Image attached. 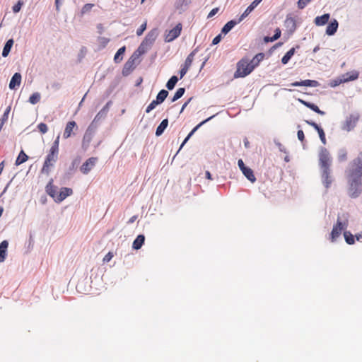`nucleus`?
Instances as JSON below:
<instances>
[{
	"label": "nucleus",
	"mask_w": 362,
	"mask_h": 362,
	"mask_svg": "<svg viewBox=\"0 0 362 362\" xmlns=\"http://www.w3.org/2000/svg\"><path fill=\"white\" fill-rule=\"evenodd\" d=\"M362 177V152L351 163L348 173L349 193L351 197H356L361 192Z\"/></svg>",
	"instance_id": "f257e3e1"
},
{
	"label": "nucleus",
	"mask_w": 362,
	"mask_h": 362,
	"mask_svg": "<svg viewBox=\"0 0 362 362\" xmlns=\"http://www.w3.org/2000/svg\"><path fill=\"white\" fill-rule=\"evenodd\" d=\"M59 151V135L57 136L54 141L52 143V146L46 156L41 173L49 175L51 168H52L58 160Z\"/></svg>",
	"instance_id": "f03ea898"
},
{
	"label": "nucleus",
	"mask_w": 362,
	"mask_h": 362,
	"mask_svg": "<svg viewBox=\"0 0 362 362\" xmlns=\"http://www.w3.org/2000/svg\"><path fill=\"white\" fill-rule=\"evenodd\" d=\"M253 71L252 66L249 64V59L243 58L237 64V69L234 74V78H243L249 75Z\"/></svg>",
	"instance_id": "7ed1b4c3"
},
{
	"label": "nucleus",
	"mask_w": 362,
	"mask_h": 362,
	"mask_svg": "<svg viewBox=\"0 0 362 362\" xmlns=\"http://www.w3.org/2000/svg\"><path fill=\"white\" fill-rule=\"evenodd\" d=\"M319 160L321 168L324 170V175L327 178L329 173V166L331 164V158L329 151L325 148H322L319 153Z\"/></svg>",
	"instance_id": "20e7f679"
},
{
	"label": "nucleus",
	"mask_w": 362,
	"mask_h": 362,
	"mask_svg": "<svg viewBox=\"0 0 362 362\" xmlns=\"http://www.w3.org/2000/svg\"><path fill=\"white\" fill-rule=\"evenodd\" d=\"M158 36V31L156 29H153L148 32L139 47L138 50L140 53H144L146 50L150 47L156 41Z\"/></svg>",
	"instance_id": "39448f33"
},
{
	"label": "nucleus",
	"mask_w": 362,
	"mask_h": 362,
	"mask_svg": "<svg viewBox=\"0 0 362 362\" xmlns=\"http://www.w3.org/2000/svg\"><path fill=\"white\" fill-rule=\"evenodd\" d=\"M348 226V221L345 220L341 221L338 218L335 225H334L332 230L330 234V240L332 242H334L337 238L341 235L342 230L346 228Z\"/></svg>",
	"instance_id": "423d86ee"
},
{
	"label": "nucleus",
	"mask_w": 362,
	"mask_h": 362,
	"mask_svg": "<svg viewBox=\"0 0 362 362\" xmlns=\"http://www.w3.org/2000/svg\"><path fill=\"white\" fill-rule=\"evenodd\" d=\"M359 119V115L358 114H351L348 117H346V121L343 126V129L346 131H351L353 129L355 126L356 125V123L358 122Z\"/></svg>",
	"instance_id": "0eeeda50"
},
{
	"label": "nucleus",
	"mask_w": 362,
	"mask_h": 362,
	"mask_svg": "<svg viewBox=\"0 0 362 362\" xmlns=\"http://www.w3.org/2000/svg\"><path fill=\"white\" fill-rule=\"evenodd\" d=\"M182 24L178 23L175 28L168 31L165 36V41L170 42L176 39L181 33Z\"/></svg>",
	"instance_id": "6e6552de"
},
{
	"label": "nucleus",
	"mask_w": 362,
	"mask_h": 362,
	"mask_svg": "<svg viewBox=\"0 0 362 362\" xmlns=\"http://www.w3.org/2000/svg\"><path fill=\"white\" fill-rule=\"evenodd\" d=\"M98 158L95 157H91L86 160L85 163L82 164L80 168V170L83 174H88L91 169L95 166Z\"/></svg>",
	"instance_id": "1a4fd4ad"
},
{
	"label": "nucleus",
	"mask_w": 362,
	"mask_h": 362,
	"mask_svg": "<svg viewBox=\"0 0 362 362\" xmlns=\"http://www.w3.org/2000/svg\"><path fill=\"white\" fill-rule=\"evenodd\" d=\"M305 122L308 125L313 127L315 130H317V132L319 134V136L320 138L321 141L322 142L323 144H326V138H325V134L323 129L317 123H315L313 121L305 120Z\"/></svg>",
	"instance_id": "9d476101"
},
{
	"label": "nucleus",
	"mask_w": 362,
	"mask_h": 362,
	"mask_svg": "<svg viewBox=\"0 0 362 362\" xmlns=\"http://www.w3.org/2000/svg\"><path fill=\"white\" fill-rule=\"evenodd\" d=\"M73 190L71 188L62 187L59 194L56 197V202H61L65 199L67 197L71 195Z\"/></svg>",
	"instance_id": "9b49d317"
},
{
	"label": "nucleus",
	"mask_w": 362,
	"mask_h": 362,
	"mask_svg": "<svg viewBox=\"0 0 362 362\" xmlns=\"http://www.w3.org/2000/svg\"><path fill=\"white\" fill-rule=\"evenodd\" d=\"M292 86H308V87H317L319 86V83L315 80H303L301 81H296L291 84Z\"/></svg>",
	"instance_id": "f8f14e48"
},
{
	"label": "nucleus",
	"mask_w": 362,
	"mask_h": 362,
	"mask_svg": "<svg viewBox=\"0 0 362 362\" xmlns=\"http://www.w3.org/2000/svg\"><path fill=\"white\" fill-rule=\"evenodd\" d=\"M76 128H77V124H76V122H74V121L68 122L66 125L64 132V134H63L64 138V139L69 138L72 135L74 129H76Z\"/></svg>",
	"instance_id": "ddd939ff"
},
{
	"label": "nucleus",
	"mask_w": 362,
	"mask_h": 362,
	"mask_svg": "<svg viewBox=\"0 0 362 362\" xmlns=\"http://www.w3.org/2000/svg\"><path fill=\"white\" fill-rule=\"evenodd\" d=\"M21 83V75L20 73H15L12 76L10 83L9 88L10 89L14 90L16 89L17 87H19Z\"/></svg>",
	"instance_id": "4468645a"
},
{
	"label": "nucleus",
	"mask_w": 362,
	"mask_h": 362,
	"mask_svg": "<svg viewBox=\"0 0 362 362\" xmlns=\"http://www.w3.org/2000/svg\"><path fill=\"white\" fill-rule=\"evenodd\" d=\"M262 1V0H254L240 16V21H243L245 18H246L259 5V4H260Z\"/></svg>",
	"instance_id": "2eb2a0df"
},
{
	"label": "nucleus",
	"mask_w": 362,
	"mask_h": 362,
	"mask_svg": "<svg viewBox=\"0 0 362 362\" xmlns=\"http://www.w3.org/2000/svg\"><path fill=\"white\" fill-rule=\"evenodd\" d=\"M298 101L300 103H302L303 105H304L305 106H306L307 107H308V108L311 109L312 110H313L314 112H315L316 113L321 115H325V112L324 111L320 110L316 105L311 103L310 102H307L302 99H298Z\"/></svg>",
	"instance_id": "dca6fc26"
},
{
	"label": "nucleus",
	"mask_w": 362,
	"mask_h": 362,
	"mask_svg": "<svg viewBox=\"0 0 362 362\" xmlns=\"http://www.w3.org/2000/svg\"><path fill=\"white\" fill-rule=\"evenodd\" d=\"M110 102H108L103 107V109L95 115L94 118V122H99L100 120L104 119L107 112L109 111V105Z\"/></svg>",
	"instance_id": "f3484780"
},
{
	"label": "nucleus",
	"mask_w": 362,
	"mask_h": 362,
	"mask_svg": "<svg viewBox=\"0 0 362 362\" xmlns=\"http://www.w3.org/2000/svg\"><path fill=\"white\" fill-rule=\"evenodd\" d=\"M214 116H211V117H209V118L206 119L205 120L202 121V122H200L198 125H197L191 132L190 133L187 135V136L185 139V140L183 141L182 144H181L180 147V149H181L182 148V146L187 143V141L189 140V139L193 135V134L202 125L204 124V123H206V122L209 121L211 118H213Z\"/></svg>",
	"instance_id": "a211bd4d"
},
{
	"label": "nucleus",
	"mask_w": 362,
	"mask_h": 362,
	"mask_svg": "<svg viewBox=\"0 0 362 362\" xmlns=\"http://www.w3.org/2000/svg\"><path fill=\"white\" fill-rule=\"evenodd\" d=\"M52 182V180H51L45 188L47 193L56 201V197L58 193L57 191V187L53 185Z\"/></svg>",
	"instance_id": "6ab92c4d"
},
{
	"label": "nucleus",
	"mask_w": 362,
	"mask_h": 362,
	"mask_svg": "<svg viewBox=\"0 0 362 362\" xmlns=\"http://www.w3.org/2000/svg\"><path fill=\"white\" fill-rule=\"evenodd\" d=\"M330 18V15L329 13H325L321 16H317L315 18V24L317 26H322L325 25Z\"/></svg>",
	"instance_id": "aec40b11"
},
{
	"label": "nucleus",
	"mask_w": 362,
	"mask_h": 362,
	"mask_svg": "<svg viewBox=\"0 0 362 362\" xmlns=\"http://www.w3.org/2000/svg\"><path fill=\"white\" fill-rule=\"evenodd\" d=\"M338 22L337 20H333L327 27L326 28V34L328 35H334L338 28Z\"/></svg>",
	"instance_id": "412c9836"
},
{
	"label": "nucleus",
	"mask_w": 362,
	"mask_h": 362,
	"mask_svg": "<svg viewBox=\"0 0 362 362\" xmlns=\"http://www.w3.org/2000/svg\"><path fill=\"white\" fill-rule=\"evenodd\" d=\"M359 74L356 71H353L351 72H347L342 76L343 81L347 82L350 81H354L358 78Z\"/></svg>",
	"instance_id": "4be33fe9"
},
{
	"label": "nucleus",
	"mask_w": 362,
	"mask_h": 362,
	"mask_svg": "<svg viewBox=\"0 0 362 362\" xmlns=\"http://www.w3.org/2000/svg\"><path fill=\"white\" fill-rule=\"evenodd\" d=\"M242 21H240V18L238 21L231 20L228 21L222 28L221 33L223 34H227L235 25L240 23Z\"/></svg>",
	"instance_id": "5701e85b"
},
{
	"label": "nucleus",
	"mask_w": 362,
	"mask_h": 362,
	"mask_svg": "<svg viewBox=\"0 0 362 362\" xmlns=\"http://www.w3.org/2000/svg\"><path fill=\"white\" fill-rule=\"evenodd\" d=\"M145 240L144 235H139L133 242L132 247L135 250H139L141 247Z\"/></svg>",
	"instance_id": "b1692460"
},
{
	"label": "nucleus",
	"mask_w": 362,
	"mask_h": 362,
	"mask_svg": "<svg viewBox=\"0 0 362 362\" xmlns=\"http://www.w3.org/2000/svg\"><path fill=\"white\" fill-rule=\"evenodd\" d=\"M8 243L6 240H4L0 244V262H4L6 258V252Z\"/></svg>",
	"instance_id": "393cba45"
},
{
	"label": "nucleus",
	"mask_w": 362,
	"mask_h": 362,
	"mask_svg": "<svg viewBox=\"0 0 362 362\" xmlns=\"http://www.w3.org/2000/svg\"><path fill=\"white\" fill-rule=\"evenodd\" d=\"M242 173L243 175L252 182H255L256 180V177L253 173V171L250 168H244V170H242Z\"/></svg>",
	"instance_id": "a878e982"
},
{
	"label": "nucleus",
	"mask_w": 362,
	"mask_h": 362,
	"mask_svg": "<svg viewBox=\"0 0 362 362\" xmlns=\"http://www.w3.org/2000/svg\"><path fill=\"white\" fill-rule=\"evenodd\" d=\"M168 124V120L167 119H163L157 127L156 131V135L158 136H160L163 133L164 130L167 128Z\"/></svg>",
	"instance_id": "bb28decb"
},
{
	"label": "nucleus",
	"mask_w": 362,
	"mask_h": 362,
	"mask_svg": "<svg viewBox=\"0 0 362 362\" xmlns=\"http://www.w3.org/2000/svg\"><path fill=\"white\" fill-rule=\"evenodd\" d=\"M13 45V40L12 39L8 40L6 42L4 47V49H3V52H2V56L4 57H6L8 55Z\"/></svg>",
	"instance_id": "cd10ccee"
},
{
	"label": "nucleus",
	"mask_w": 362,
	"mask_h": 362,
	"mask_svg": "<svg viewBox=\"0 0 362 362\" xmlns=\"http://www.w3.org/2000/svg\"><path fill=\"white\" fill-rule=\"evenodd\" d=\"M196 53V49L192 51L186 58L185 63L183 64V67L189 69L192 64V62L194 60V57Z\"/></svg>",
	"instance_id": "c85d7f7f"
},
{
	"label": "nucleus",
	"mask_w": 362,
	"mask_h": 362,
	"mask_svg": "<svg viewBox=\"0 0 362 362\" xmlns=\"http://www.w3.org/2000/svg\"><path fill=\"white\" fill-rule=\"evenodd\" d=\"M28 156L25 153V152L22 150L18 156L17 157L16 160V165H19L23 163H25L26 160H28Z\"/></svg>",
	"instance_id": "c756f323"
},
{
	"label": "nucleus",
	"mask_w": 362,
	"mask_h": 362,
	"mask_svg": "<svg viewBox=\"0 0 362 362\" xmlns=\"http://www.w3.org/2000/svg\"><path fill=\"white\" fill-rule=\"evenodd\" d=\"M294 53H295V48L293 47L291 49H289L286 53V54L282 57V59H281L282 64H286L288 62V61L290 60V59L292 57V56L294 54Z\"/></svg>",
	"instance_id": "7c9ffc66"
},
{
	"label": "nucleus",
	"mask_w": 362,
	"mask_h": 362,
	"mask_svg": "<svg viewBox=\"0 0 362 362\" xmlns=\"http://www.w3.org/2000/svg\"><path fill=\"white\" fill-rule=\"evenodd\" d=\"M344 237L347 244L353 245L355 243L354 236L350 231H344Z\"/></svg>",
	"instance_id": "2f4dec72"
},
{
	"label": "nucleus",
	"mask_w": 362,
	"mask_h": 362,
	"mask_svg": "<svg viewBox=\"0 0 362 362\" xmlns=\"http://www.w3.org/2000/svg\"><path fill=\"white\" fill-rule=\"evenodd\" d=\"M177 81L178 78L176 76H173L166 83L167 88L168 90H173Z\"/></svg>",
	"instance_id": "473e14b6"
},
{
	"label": "nucleus",
	"mask_w": 362,
	"mask_h": 362,
	"mask_svg": "<svg viewBox=\"0 0 362 362\" xmlns=\"http://www.w3.org/2000/svg\"><path fill=\"white\" fill-rule=\"evenodd\" d=\"M168 95V92L165 90H161L156 96V100L160 104L162 103L167 96Z\"/></svg>",
	"instance_id": "72a5a7b5"
},
{
	"label": "nucleus",
	"mask_w": 362,
	"mask_h": 362,
	"mask_svg": "<svg viewBox=\"0 0 362 362\" xmlns=\"http://www.w3.org/2000/svg\"><path fill=\"white\" fill-rule=\"evenodd\" d=\"M281 36V30L279 28H277L276 30H275V34L274 35L273 37H265L264 38V42H273L274 40H276L277 39H279Z\"/></svg>",
	"instance_id": "f704fd0d"
},
{
	"label": "nucleus",
	"mask_w": 362,
	"mask_h": 362,
	"mask_svg": "<svg viewBox=\"0 0 362 362\" xmlns=\"http://www.w3.org/2000/svg\"><path fill=\"white\" fill-rule=\"evenodd\" d=\"M40 100V94L39 93H33L29 98V102L33 104H37Z\"/></svg>",
	"instance_id": "c9c22d12"
},
{
	"label": "nucleus",
	"mask_w": 362,
	"mask_h": 362,
	"mask_svg": "<svg viewBox=\"0 0 362 362\" xmlns=\"http://www.w3.org/2000/svg\"><path fill=\"white\" fill-rule=\"evenodd\" d=\"M185 89L184 88H180L175 92L173 98H172V102H175L179 98H180L185 93Z\"/></svg>",
	"instance_id": "e433bc0d"
},
{
	"label": "nucleus",
	"mask_w": 362,
	"mask_h": 362,
	"mask_svg": "<svg viewBox=\"0 0 362 362\" xmlns=\"http://www.w3.org/2000/svg\"><path fill=\"white\" fill-rule=\"evenodd\" d=\"M125 47L123 46L122 47L119 48L117 53L115 55L114 60L116 63L119 62L122 60V58H119V56L123 54L125 52Z\"/></svg>",
	"instance_id": "4c0bfd02"
},
{
	"label": "nucleus",
	"mask_w": 362,
	"mask_h": 362,
	"mask_svg": "<svg viewBox=\"0 0 362 362\" xmlns=\"http://www.w3.org/2000/svg\"><path fill=\"white\" fill-rule=\"evenodd\" d=\"M93 4H85L81 11V15H84L91 11V9L94 7Z\"/></svg>",
	"instance_id": "58836bf2"
},
{
	"label": "nucleus",
	"mask_w": 362,
	"mask_h": 362,
	"mask_svg": "<svg viewBox=\"0 0 362 362\" xmlns=\"http://www.w3.org/2000/svg\"><path fill=\"white\" fill-rule=\"evenodd\" d=\"M11 106L7 107L4 115H2V117L0 119L1 122H4V124L6 122V121L8 120V115L11 112Z\"/></svg>",
	"instance_id": "ea45409f"
},
{
	"label": "nucleus",
	"mask_w": 362,
	"mask_h": 362,
	"mask_svg": "<svg viewBox=\"0 0 362 362\" xmlns=\"http://www.w3.org/2000/svg\"><path fill=\"white\" fill-rule=\"evenodd\" d=\"M347 158V152L345 149H341L339 151L338 159L339 161H344Z\"/></svg>",
	"instance_id": "a19ab883"
},
{
	"label": "nucleus",
	"mask_w": 362,
	"mask_h": 362,
	"mask_svg": "<svg viewBox=\"0 0 362 362\" xmlns=\"http://www.w3.org/2000/svg\"><path fill=\"white\" fill-rule=\"evenodd\" d=\"M160 103L156 100H153L146 107V112L149 113L151 110H153Z\"/></svg>",
	"instance_id": "79ce46f5"
},
{
	"label": "nucleus",
	"mask_w": 362,
	"mask_h": 362,
	"mask_svg": "<svg viewBox=\"0 0 362 362\" xmlns=\"http://www.w3.org/2000/svg\"><path fill=\"white\" fill-rule=\"evenodd\" d=\"M37 129L42 134H45L48 130L47 125L42 122L37 125Z\"/></svg>",
	"instance_id": "37998d69"
},
{
	"label": "nucleus",
	"mask_w": 362,
	"mask_h": 362,
	"mask_svg": "<svg viewBox=\"0 0 362 362\" xmlns=\"http://www.w3.org/2000/svg\"><path fill=\"white\" fill-rule=\"evenodd\" d=\"M146 25H147L146 21H145V22H144L143 24H141V25H140V27L137 29V30H136V35H137L138 36H141V35L143 34V33L144 32V30L146 29Z\"/></svg>",
	"instance_id": "c03bdc74"
},
{
	"label": "nucleus",
	"mask_w": 362,
	"mask_h": 362,
	"mask_svg": "<svg viewBox=\"0 0 362 362\" xmlns=\"http://www.w3.org/2000/svg\"><path fill=\"white\" fill-rule=\"evenodd\" d=\"M312 0H298V7L299 9L304 8L308 3H310Z\"/></svg>",
	"instance_id": "a18cd8bd"
},
{
	"label": "nucleus",
	"mask_w": 362,
	"mask_h": 362,
	"mask_svg": "<svg viewBox=\"0 0 362 362\" xmlns=\"http://www.w3.org/2000/svg\"><path fill=\"white\" fill-rule=\"evenodd\" d=\"M329 174H330V173ZM322 177L324 178V182H325V187L327 188H328L329 187V185L332 182V180L330 178L329 175H328V177L327 178L326 175H324V171H323L322 172Z\"/></svg>",
	"instance_id": "49530a36"
},
{
	"label": "nucleus",
	"mask_w": 362,
	"mask_h": 362,
	"mask_svg": "<svg viewBox=\"0 0 362 362\" xmlns=\"http://www.w3.org/2000/svg\"><path fill=\"white\" fill-rule=\"evenodd\" d=\"M22 5H23V2H21V1H18V3L13 6V8H12L13 11L14 13L19 12L21 8Z\"/></svg>",
	"instance_id": "de8ad7c7"
},
{
	"label": "nucleus",
	"mask_w": 362,
	"mask_h": 362,
	"mask_svg": "<svg viewBox=\"0 0 362 362\" xmlns=\"http://www.w3.org/2000/svg\"><path fill=\"white\" fill-rule=\"evenodd\" d=\"M259 62L256 61V59H255V57H253L250 61L249 60V64L250 66H252V69L254 70V69L257 66L259 65Z\"/></svg>",
	"instance_id": "09e8293b"
},
{
	"label": "nucleus",
	"mask_w": 362,
	"mask_h": 362,
	"mask_svg": "<svg viewBox=\"0 0 362 362\" xmlns=\"http://www.w3.org/2000/svg\"><path fill=\"white\" fill-rule=\"evenodd\" d=\"M113 257V254L111 252H109L103 258L104 262H110Z\"/></svg>",
	"instance_id": "8fccbe9b"
},
{
	"label": "nucleus",
	"mask_w": 362,
	"mask_h": 362,
	"mask_svg": "<svg viewBox=\"0 0 362 362\" xmlns=\"http://www.w3.org/2000/svg\"><path fill=\"white\" fill-rule=\"evenodd\" d=\"M297 136H298V139L300 141L303 142L304 141L305 135H304V132H303V130H298V132H297Z\"/></svg>",
	"instance_id": "3c124183"
},
{
	"label": "nucleus",
	"mask_w": 362,
	"mask_h": 362,
	"mask_svg": "<svg viewBox=\"0 0 362 362\" xmlns=\"http://www.w3.org/2000/svg\"><path fill=\"white\" fill-rule=\"evenodd\" d=\"M218 10H219V8H213V9L209 12V13L208 14L207 18H210L213 17L214 15H216V14L218 13Z\"/></svg>",
	"instance_id": "603ef678"
},
{
	"label": "nucleus",
	"mask_w": 362,
	"mask_h": 362,
	"mask_svg": "<svg viewBox=\"0 0 362 362\" xmlns=\"http://www.w3.org/2000/svg\"><path fill=\"white\" fill-rule=\"evenodd\" d=\"M254 57L256 59V61L260 62L264 59V54L263 53H258Z\"/></svg>",
	"instance_id": "864d4df0"
},
{
	"label": "nucleus",
	"mask_w": 362,
	"mask_h": 362,
	"mask_svg": "<svg viewBox=\"0 0 362 362\" xmlns=\"http://www.w3.org/2000/svg\"><path fill=\"white\" fill-rule=\"evenodd\" d=\"M238 165L240 168V169L241 170V171L243 170H244V168H246L247 167L244 164V162L243 161L242 159H239L238 161Z\"/></svg>",
	"instance_id": "5fc2aeb1"
},
{
	"label": "nucleus",
	"mask_w": 362,
	"mask_h": 362,
	"mask_svg": "<svg viewBox=\"0 0 362 362\" xmlns=\"http://www.w3.org/2000/svg\"><path fill=\"white\" fill-rule=\"evenodd\" d=\"M188 70L189 69H187L183 66L182 67V69H180V78H182L187 74Z\"/></svg>",
	"instance_id": "6e6d98bb"
},
{
	"label": "nucleus",
	"mask_w": 362,
	"mask_h": 362,
	"mask_svg": "<svg viewBox=\"0 0 362 362\" xmlns=\"http://www.w3.org/2000/svg\"><path fill=\"white\" fill-rule=\"evenodd\" d=\"M220 40H221V35H219L214 38L212 43L214 45H216L217 43H218L220 42Z\"/></svg>",
	"instance_id": "4d7b16f0"
},
{
	"label": "nucleus",
	"mask_w": 362,
	"mask_h": 362,
	"mask_svg": "<svg viewBox=\"0 0 362 362\" xmlns=\"http://www.w3.org/2000/svg\"><path fill=\"white\" fill-rule=\"evenodd\" d=\"M136 218H137V216H133L132 217H131L129 218L127 223H129V224L133 223L136 220Z\"/></svg>",
	"instance_id": "13d9d810"
},
{
	"label": "nucleus",
	"mask_w": 362,
	"mask_h": 362,
	"mask_svg": "<svg viewBox=\"0 0 362 362\" xmlns=\"http://www.w3.org/2000/svg\"><path fill=\"white\" fill-rule=\"evenodd\" d=\"M205 175H206V177L209 180H212V177H211V175L209 171H206L205 173Z\"/></svg>",
	"instance_id": "bf43d9fd"
},
{
	"label": "nucleus",
	"mask_w": 362,
	"mask_h": 362,
	"mask_svg": "<svg viewBox=\"0 0 362 362\" xmlns=\"http://www.w3.org/2000/svg\"><path fill=\"white\" fill-rule=\"evenodd\" d=\"M97 28L99 30V33H102V32L103 31V25L102 24H99V25H98Z\"/></svg>",
	"instance_id": "052dcab7"
},
{
	"label": "nucleus",
	"mask_w": 362,
	"mask_h": 362,
	"mask_svg": "<svg viewBox=\"0 0 362 362\" xmlns=\"http://www.w3.org/2000/svg\"><path fill=\"white\" fill-rule=\"evenodd\" d=\"M4 162L2 161L1 163H0V175L1 174L3 170H4Z\"/></svg>",
	"instance_id": "680f3d73"
},
{
	"label": "nucleus",
	"mask_w": 362,
	"mask_h": 362,
	"mask_svg": "<svg viewBox=\"0 0 362 362\" xmlns=\"http://www.w3.org/2000/svg\"><path fill=\"white\" fill-rule=\"evenodd\" d=\"M189 102V100L187 101L186 103H185L183 104L180 112H182L184 110V109L186 108V107L188 105Z\"/></svg>",
	"instance_id": "e2e57ef3"
},
{
	"label": "nucleus",
	"mask_w": 362,
	"mask_h": 362,
	"mask_svg": "<svg viewBox=\"0 0 362 362\" xmlns=\"http://www.w3.org/2000/svg\"><path fill=\"white\" fill-rule=\"evenodd\" d=\"M356 240H362V233L356 235Z\"/></svg>",
	"instance_id": "0e129e2a"
},
{
	"label": "nucleus",
	"mask_w": 362,
	"mask_h": 362,
	"mask_svg": "<svg viewBox=\"0 0 362 362\" xmlns=\"http://www.w3.org/2000/svg\"><path fill=\"white\" fill-rule=\"evenodd\" d=\"M4 211V209L2 207H0V217L1 216Z\"/></svg>",
	"instance_id": "69168bd1"
},
{
	"label": "nucleus",
	"mask_w": 362,
	"mask_h": 362,
	"mask_svg": "<svg viewBox=\"0 0 362 362\" xmlns=\"http://www.w3.org/2000/svg\"><path fill=\"white\" fill-rule=\"evenodd\" d=\"M319 49L318 47H315V48L314 49V52L317 51V49Z\"/></svg>",
	"instance_id": "338daca9"
},
{
	"label": "nucleus",
	"mask_w": 362,
	"mask_h": 362,
	"mask_svg": "<svg viewBox=\"0 0 362 362\" xmlns=\"http://www.w3.org/2000/svg\"><path fill=\"white\" fill-rule=\"evenodd\" d=\"M145 0H141V3H144Z\"/></svg>",
	"instance_id": "774afa93"
}]
</instances>
